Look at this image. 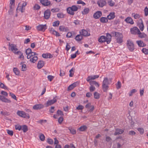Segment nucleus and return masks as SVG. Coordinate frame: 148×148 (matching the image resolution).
<instances>
[{
	"instance_id": "obj_27",
	"label": "nucleus",
	"mask_w": 148,
	"mask_h": 148,
	"mask_svg": "<svg viewBox=\"0 0 148 148\" xmlns=\"http://www.w3.org/2000/svg\"><path fill=\"white\" fill-rule=\"evenodd\" d=\"M59 30L60 31L66 32L68 30V29L64 26H60L59 27Z\"/></svg>"
},
{
	"instance_id": "obj_57",
	"label": "nucleus",
	"mask_w": 148,
	"mask_h": 148,
	"mask_svg": "<svg viewBox=\"0 0 148 148\" xmlns=\"http://www.w3.org/2000/svg\"><path fill=\"white\" fill-rule=\"evenodd\" d=\"M47 78L49 80L51 81L53 79L54 77L51 75H49L47 76Z\"/></svg>"
},
{
	"instance_id": "obj_42",
	"label": "nucleus",
	"mask_w": 148,
	"mask_h": 148,
	"mask_svg": "<svg viewBox=\"0 0 148 148\" xmlns=\"http://www.w3.org/2000/svg\"><path fill=\"white\" fill-rule=\"evenodd\" d=\"M14 7V6L12 5L10 6V9L9 10V13L10 15H12L13 14V8Z\"/></svg>"
},
{
	"instance_id": "obj_1",
	"label": "nucleus",
	"mask_w": 148,
	"mask_h": 148,
	"mask_svg": "<svg viewBox=\"0 0 148 148\" xmlns=\"http://www.w3.org/2000/svg\"><path fill=\"white\" fill-rule=\"evenodd\" d=\"M112 36L110 34L107 33L106 36H102L98 39V41L101 43L106 42L108 44H109L111 41Z\"/></svg>"
},
{
	"instance_id": "obj_14",
	"label": "nucleus",
	"mask_w": 148,
	"mask_h": 148,
	"mask_svg": "<svg viewBox=\"0 0 148 148\" xmlns=\"http://www.w3.org/2000/svg\"><path fill=\"white\" fill-rule=\"evenodd\" d=\"M115 131L114 134V135L116 136L117 135L121 134L124 132L123 129L120 128H116L115 129Z\"/></svg>"
},
{
	"instance_id": "obj_56",
	"label": "nucleus",
	"mask_w": 148,
	"mask_h": 148,
	"mask_svg": "<svg viewBox=\"0 0 148 148\" xmlns=\"http://www.w3.org/2000/svg\"><path fill=\"white\" fill-rule=\"evenodd\" d=\"M47 142L50 144L52 145L53 144V141L51 139L48 138L47 139Z\"/></svg>"
},
{
	"instance_id": "obj_15",
	"label": "nucleus",
	"mask_w": 148,
	"mask_h": 148,
	"mask_svg": "<svg viewBox=\"0 0 148 148\" xmlns=\"http://www.w3.org/2000/svg\"><path fill=\"white\" fill-rule=\"evenodd\" d=\"M51 15V12L49 10L45 11L44 13V17L46 19H48Z\"/></svg>"
},
{
	"instance_id": "obj_61",
	"label": "nucleus",
	"mask_w": 148,
	"mask_h": 148,
	"mask_svg": "<svg viewBox=\"0 0 148 148\" xmlns=\"http://www.w3.org/2000/svg\"><path fill=\"white\" fill-rule=\"evenodd\" d=\"M26 70V65L25 64H22L21 66V70L22 71H25Z\"/></svg>"
},
{
	"instance_id": "obj_17",
	"label": "nucleus",
	"mask_w": 148,
	"mask_h": 148,
	"mask_svg": "<svg viewBox=\"0 0 148 148\" xmlns=\"http://www.w3.org/2000/svg\"><path fill=\"white\" fill-rule=\"evenodd\" d=\"M80 33L82 36H88L90 35V33L85 29H82L80 32Z\"/></svg>"
},
{
	"instance_id": "obj_4",
	"label": "nucleus",
	"mask_w": 148,
	"mask_h": 148,
	"mask_svg": "<svg viewBox=\"0 0 148 148\" xmlns=\"http://www.w3.org/2000/svg\"><path fill=\"white\" fill-rule=\"evenodd\" d=\"M127 46L129 50L131 52L133 51L134 49V46L133 42L130 40H127Z\"/></svg>"
},
{
	"instance_id": "obj_5",
	"label": "nucleus",
	"mask_w": 148,
	"mask_h": 148,
	"mask_svg": "<svg viewBox=\"0 0 148 148\" xmlns=\"http://www.w3.org/2000/svg\"><path fill=\"white\" fill-rule=\"evenodd\" d=\"M78 10V8L75 5H74L71 7L67 8V10L68 13L70 14L73 15L74 14V12L77 11Z\"/></svg>"
},
{
	"instance_id": "obj_41",
	"label": "nucleus",
	"mask_w": 148,
	"mask_h": 148,
	"mask_svg": "<svg viewBox=\"0 0 148 148\" xmlns=\"http://www.w3.org/2000/svg\"><path fill=\"white\" fill-rule=\"evenodd\" d=\"M64 15L62 13H58L57 14L58 17L60 18H64Z\"/></svg>"
},
{
	"instance_id": "obj_40",
	"label": "nucleus",
	"mask_w": 148,
	"mask_h": 148,
	"mask_svg": "<svg viewBox=\"0 0 148 148\" xmlns=\"http://www.w3.org/2000/svg\"><path fill=\"white\" fill-rule=\"evenodd\" d=\"M108 5L111 7L113 6L115 4L114 2L111 0L108 1Z\"/></svg>"
},
{
	"instance_id": "obj_49",
	"label": "nucleus",
	"mask_w": 148,
	"mask_h": 148,
	"mask_svg": "<svg viewBox=\"0 0 148 148\" xmlns=\"http://www.w3.org/2000/svg\"><path fill=\"white\" fill-rule=\"evenodd\" d=\"M2 101L3 102H5V103H10L11 102V101L8 99L7 98H5V97H4L3 100Z\"/></svg>"
},
{
	"instance_id": "obj_12",
	"label": "nucleus",
	"mask_w": 148,
	"mask_h": 148,
	"mask_svg": "<svg viewBox=\"0 0 148 148\" xmlns=\"http://www.w3.org/2000/svg\"><path fill=\"white\" fill-rule=\"evenodd\" d=\"M97 4L99 7L102 8L106 5V1L103 0H99L97 2Z\"/></svg>"
},
{
	"instance_id": "obj_13",
	"label": "nucleus",
	"mask_w": 148,
	"mask_h": 148,
	"mask_svg": "<svg viewBox=\"0 0 148 148\" xmlns=\"http://www.w3.org/2000/svg\"><path fill=\"white\" fill-rule=\"evenodd\" d=\"M37 28L38 30L40 31H45L47 28L46 25H40L37 27Z\"/></svg>"
},
{
	"instance_id": "obj_11",
	"label": "nucleus",
	"mask_w": 148,
	"mask_h": 148,
	"mask_svg": "<svg viewBox=\"0 0 148 148\" xmlns=\"http://www.w3.org/2000/svg\"><path fill=\"white\" fill-rule=\"evenodd\" d=\"M57 101L56 99L53 98V99L48 100L46 103H45L46 107H48L55 103Z\"/></svg>"
},
{
	"instance_id": "obj_32",
	"label": "nucleus",
	"mask_w": 148,
	"mask_h": 148,
	"mask_svg": "<svg viewBox=\"0 0 148 148\" xmlns=\"http://www.w3.org/2000/svg\"><path fill=\"white\" fill-rule=\"evenodd\" d=\"M132 16L135 19L139 18L140 17V15L138 14H135L133 13L132 14Z\"/></svg>"
},
{
	"instance_id": "obj_28",
	"label": "nucleus",
	"mask_w": 148,
	"mask_h": 148,
	"mask_svg": "<svg viewBox=\"0 0 148 148\" xmlns=\"http://www.w3.org/2000/svg\"><path fill=\"white\" fill-rule=\"evenodd\" d=\"M44 64L43 62L41 60L39 61L38 63V68L39 69H41L44 66Z\"/></svg>"
},
{
	"instance_id": "obj_9",
	"label": "nucleus",
	"mask_w": 148,
	"mask_h": 148,
	"mask_svg": "<svg viewBox=\"0 0 148 148\" xmlns=\"http://www.w3.org/2000/svg\"><path fill=\"white\" fill-rule=\"evenodd\" d=\"M131 33L134 34H138L140 33V31L137 27H134L131 29Z\"/></svg>"
},
{
	"instance_id": "obj_54",
	"label": "nucleus",
	"mask_w": 148,
	"mask_h": 148,
	"mask_svg": "<svg viewBox=\"0 0 148 148\" xmlns=\"http://www.w3.org/2000/svg\"><path fill=\"white\" fill-rule=\"evenodd\" d=\"M142 52L145 54H148V49L146 48H143L142 49Z\"/></svg>"
},
{
	"instance_id": "obj_50",
	"label": "nucleus",
	"mask_w": 148,
	"mask_h": 148,
	"mask_svg": "<svg viewBox=\"0 0 148 148\" xmlns=\"http://www.w3.org/2000/svg\"><path fill=\"white\" fill-rule=\"evenodd\" d=\"M69 130H70L71 133L73 134H75L76 133V131L74 129L72 128H69Z\"/></svg>"
},
{
	"instance_id": "obj_29",
	"label": "nucleus",
	"mask_w": 148,
	"mask_h": 148,
	"mask_svg": "<svg viewBox=\"0 0 148 148\" xmlns=\"http://www.w3.org/2000/svg\"><path fill=\"white\" fill-rule=\"evenodd\" d=\"M82 38L83 36L80 34L77 35L75 38V39L77 41H80Z\"/></svg>"
},
{
	"instance_id": "obj_46",
	"label": "nucleus",
	"mask_w": 148,
	"mask_h": 148,
	"mask_svg": "<svg viewBox=\"0 0 148 148\" xmlns=\"http://www.w3.org/2000/svg\"><path fill=\"white\" fill-rule=\"evenodd\" d=\"M39 138L40 140L43 141L45 140V136L44 134H41L39 136Z\"/></svg>"
},
{
	"instance_id": "obj_58",
	"label": "nucleus",
	"mask_w": 148,
	"mask_h": 148,
	"mask_svg": "<svg viewBox=\"0 0 148 148\" xmlns=\"http://www.w3.org/2000/svg\"><path fill=\"white\" fill-rule=\"evenodd\" d=\"M84 106L82 105H79L77 106L76 109L78 110H82L84 108Z\"/></svg>"
},
{
	"instance_id": "obj_6",
	"label": "nucleus",
	"mask_w": 148,
	"mask_h": 148,
	"mask_svg": "<svg viewBox=\"0 0 148 148\" xmlns=\"http://www.w3.org/2000/svg\"><path fill=\"white\" fill-rule=\"evenodd\" d=\"M25 53L27 55V58L28 59H29L32 56L38 55L36 53L32 52L31 49L30 48H28L26 50Z\"/></svg>"
},
{
	"instance_id": "obj_53",
	"label": "nucleus",
	"mask_w": 148,
	"mask_h": 148,
	"mask_svg": "<svg viewBox=\"0 0 148 148\" xmlns=\"http://www.w3.org/2000/svg\"><path fill=\"white\" fill-rule=\"evenodd\" d=\"M6 131L8 134L9 135L11 136H12L13 135V132L12 131L10 130H7Z\"/></svg>"
},
{
	"instance_id": "obj_43",
	"label": "nucleus",
	"mask_w": 148,
	"mask_h": 148,
	"mask_svg": "<svg viewBox=\"0 0 148 148\" xmlns=\"http://www.w3.org/2000/svg\"><path fill=\"white\" fill-rule=\"evenodd\" d=\"M94 97L96 99H99V95L97 92H95L94 93Z\"/></svg>"
},
{
	"instance_id": "obj_60",
	"label": "nucleus",
	"mask_w": 148,
	"mask_h": 148,
	"mask_svg": "<svg viewBox=\"0 0 148 148\" xmlns=\"http://www.w3.org/2000/svg\"><path fill=\"white\" fill-rule=\"evenodd\" d=\"M72 34L71 32H69L66 35V36L68 38H70L71 37H72Z\"/></svg>"
},
{
	"instance_id": "obj_44",
	"label": "nucleus",
	"mask_w": 148,
	"mask_h": 148,
	"mask_svg": "<svg viewBox=\"0 0 148 148\" xmlns=\"http://www.w3.org/2000/svg\"><path fill=\"white\" fill-rule=\"evenodd\" d=\"M137 92V90L135 89H133L131 90L130 92L129 93V95L130 96H132V95L134 93Z\"/></svg>"
},
{
	"instance_id": "obj_22",
	"label": "nucleus",
	"mask_w": 148,
	"mask_h": 148,
	"mask_svg": "<svg viewBox=\"0 0 148 148\" xmlns=\"http://www.w3.org/2000/svg\"><path fill=\"white\" fill-rule=\"evenodd\" d=\"M115 17V13L114 12H110L107 16V18L109 20L114 19Z\"/></svg>"
},
{
	"instance_id": "obj_19",
	"label": "nucleus",
	"mask_w": 148,
	"mask_h": 148,
	"mask_svg": "<svg viewBox=\"0 0 148 148\" xmlns=\"http://www.w3.org/2000/svg\"><path fill=\"white\" fill-rule=\"evenodd\" d=\"M40 3L44 6H47L51 4L50 1L48 0H40Z\"/></svg>"
},
{
	"instance_id": "obj_7",
	"label": "nucleus",
	"mask_w": 148,
	"mask_h": 148,
	"mask_svg": "<svg viewBox=\"0 0 148 148\" xmlns=\"http://www.w3.org/2000/svg\"><path fill=\"white\" fill-rule=\"evenodd\" d=\"M17 114L19 116L29 119L30 118L29 115L25 112L21 111H18L17 112Z\"/></svg>"
},
{
	"instance_id": "obj_2",
	"label": "nucleus",
	"mask_w": 148,
	"mask_h": 148,
	"mask_svg": "<svg viewBox=\"0 0 148 148\" xmlns=\"http://www.w3.org/2000/svg\"><path fill=\"white\" fill-rule=\"evenodd\" d=\"M111 34L113 36L115 37V38L117 43L121 44L123 42V35L122 34L115 31H112L111 32Z\"/></svg>"
},
{
	"instance_id": "obj_36",
	"label": "nucleus",
	"mask_w": 148,
	"mask_h": 148,
	"mask_svg": "<svg viewBox=\"0 0 148 148\" xmlns=\"http://www.w3.org/2000/svg\"><path fill=\"white\" fill-rule=\"evenodd\" d=\"M21 129L24 132H25L28 130L27 127L26 125H22Z\"/></svg>"
},
{
	"instance_id": "obj_24",
	"label": "nucleus",
	"mask_w": 148,
	"mask_h": 148,
	"mask_svg": "<svg viewBox=\"0 0 148 148\" xmlns=\"http://www.w3.org/2000/svg\"><path fill=\"white\" fill-rule=\"evenodd\" d=\"M16 54L19 55V56L18 57V58L21 60H23L24 59V57L23 56V53L21 51H17Z\"/></svg>"
},
{
	"instance_id": "obj_34",
	"label": "nucleus",
	"mask_w": 148,
	"mask_h": 148,
	"mask_svg": "<svg viewBox=\"0 0 148 148\" xmlns=\"http://www.w3.org/2000/svg\"><path fill=\"white\" fill-rule=\"evenodd\" d=\"M75 70V69L74 68H73L69 71L70 74L69 75L70 77H72L73 75L74 71Z\"/></svg>"
},
{
	"instance_id": "obj_16",
	"label": "nucleus",
	"mask_w": 148,
	"mask_h": 148,
	"mask_svg": "<svg viewBox=\"0 0 148 148\" xmlns=\"http://www.w3.org/2000/svg\"><path fill=\"white\" fill-rule=\"evenodd\" d=\"M99 77V75H94L88 76L86 78V80L87 82H90L92 81V80H94L96 78H98Z\"/></svg>"
},
{
	"instance_id": "obj_55",
	"label": "nucleus",
	"mask_w": 148,
	"mask_h": 148,
	"mask_svg": "<svg viewBox=\"0 0 148 148\" xmlns=\"http://www.w3.org/2000/svg\"><path fill=\"white\" fill-rule=\"evenodd\" d=\"M57 114L59 115H60L61 116H63V112L61 110H58L57 112Z\"/></svg>"
},
{
	"instance_id": "obj_26",
	"label": "nucleus",
	"mask_w": 148,
	"mask_h": 148,
	"mask_svg": "<svg viewBox=\"0 0 148 148\" xmlns=\"http://www.w3.org/2000/svg\"><path fill=\"white\" fill-rule=\"evenodd\" d=\"M29 58L30 59V60L31 62L34 63L38 60V58L37 56H32Z\"/></svg>"
},
{
	"instance_id": "obj_64",
	"label": "nucleus",
	"mask_w": 148,
	"mask_h": 148,
	"mask_svg": "<svg viewBox=\"0 0 148 148\" xmlns=\"http://www.w3.org/2000/svg\"><path fill=\"white\" fill-rule=\"evenodd\" d=\"M63 121V119L62 117H60L58 119V122L59 123L61 124Z\"/></svg>"
},
{
	"instance_id": "obj_59",
	"label": "nucleus",
	"mask_w": 148,
	"mask_h": 148,
	"mask_svg": "<svg viewBox=\"0 0 148 148\" xmlns=\"http://www.w3.org/2000/svg\"><path fill=\"white\" fill-rule=\"evenodd\" d=\"M129 135H134L136 134V132L134 131H130L129 132Z\"/></svg>"
},
{
	"instance_id": "obj_63",
	"label": "nucleus",
	"mask_w": 148,
	"mask_h": 148,
	"mask_svg": "<svg viewBox=\"0 0 148 148\" xmlns=\"http://www.w3.org/2000/svg\"><path fill=\"white\" fill-rule=\"evenodd\" d=\"M59 9L58 8H53L51 10V11L53 12H58L59 11Z\"/></svg>"
},
{
	"instance_id": "obj_39",
	"label": "nucleus",
	"mask_w": 148,
	"mask_h": 148,
	"mask_svg": "<svg viewBox=\"0 0 148 148\" xmlns=\"http://www.w3.org/2000/svg\"><path fill=\"white\" fill-rule=\"evenodd\" d=\"M89 11V9L88 8H85L84 11L82 12V13L83 14H88Z\"/></svg>"
},
{
	"instance_id": "obj_21",
	"label": "nucleus",
	"mask_w": 148,
	"mask_h": 148,
	"mask_svg": "<svg viewBox=\"0 0 148 148\" xmlns=\"http://www.w3.org/2000/svg\"><path fill=\"white\" fill-rule=\"evenodd\" d=\"M49 31L51 33L57 36H60L59 33L55 31L52 28H51L49 29Z\"/></svg>"
},
{
	"instance_id": "obj_3",
	"label": "nucleus",
	"mask_w": 148,
	"mask_h": 148,
	"mask_svg": "<svg viewBox=\"0 0 148 148\" xmlns=\"http://www.w3.org/2000/svg\"><path fill=\"white\" fill-rule=\"evenodd\" d=\"M111 81V79H108L107 77L104 79L102 83V88L104 92H107L109 87L108 85L110 83Z\"/></svg>"
},
{
	"instance_id": "obj_31",
	"label": "nucleus",
	"mask_w": 148,
	"mask_h": 148,
	"mask_svg": "<svg viewBox=\"0 0 148 148\" xmlns=\"http://www.w3.org/2000/svg\"><path fill=\"white\" fill-rule=\"evenodd\" d=\"M100 21L103 23H106L108 21V18L106 17H102L100 18Z\"/></svg>"
},
{
	"instance_id": "obj_62",
	"label": "nucleus",
	"mask_w": 148,
	"mask_h": 148,
	"mask_svg": "<svg viewBox=\"0 0 148 148\" xmlns=\"http://www.w3.org/2000/svg\"><path fill=\"white\" fill-rule=\"evenodd\" d=\"M34 8L35 10H39L40 7L39 5L38 4H36L34 7Z\"/></svg>"
},
{
	"instance_id": "obj_45",
	"label": "nucleus",
	"mask_w": 148,
	"mask_h": 148,
	"mask_svg": "<svg viewBox=\"0 0 148 148\" xmlns=\"http://www.w3.org/2000/svg\"><path fill=\"white\" fill-rule=\"evenodd\" d=\"M60 24V22L58 21H56L53 23V26H58Z\"/></svg>"
},
{
	"instance_id": "obj_37",
	"label": "nucleus",
	"mask_w": 148,
	"mask_h": 148,
	"mask_svg": "<svg viewBox=\"0 0 148 148\" xmlns=\"http://www.w3.org/2000/svg\"><path fill=\"white\" fill-rule=\"evenodd\" d=\"M136 42L139 47H143L144 46L143 42L141 40L137 41Z\"/></svg>"
},
{
	"instance_id": "obj_47",
	"label": "nucleus",
	"mask_w": 148,
	"mask_h": 148,
	"mask_svg": "<svg viewBox=\"0 0 148 148\" xmlns=\"http://www.w3.org/2000/svg\"><path fill=\"white\" fill-rule=\"evenodd\" d=\"M0 87L5 89H7V87L5 86L3 83L1 82H0Z\"/></svg>"
},
{
	"instance_id": "obj_18",
	"label": "nucleus",
	"mask_w": 148,
	"mask_h": 148,
	"mask_svg": "<svg viewBox=\"0 0 148 148\" xmlns=\"http://www.w3.org/2000/svg\"><path fill=\"white\" fill-rule=\"evenodd\" d=\"M44 107V105L42 104H38L34 105L33 107V109L35 110L40 109Z\"/></svg>"
},
{
	"instance_id": "obj_33",
	"label": "nucleus",
	"mask_w": 148,
	"mask_h": 148,
	"mask_svg": "<svg viewBox=\"0 0 148 148\" xmlns=\"http://www.w3.org/2000/svg\"><path fill=\"white\" fill-rule=\"evenodd\" d=\"M89 83L90 85H95L97 86H99V84L98 83L95 81H91Z\"/></svg>"
},
{
	"instance_id": "obj_8",
	"label": "nucleus",
	"mask_w": 148,
	"mask_h": 148,
	"mask_svg": "<svg viewBox=\"0 0 148 148\" xmlns=\"http://www.w3.org/2000/svg\"><path fill=\"white\" fill-rule=\"evenodd\" d=\"M9 49H10L14 53L16 54L18 51V49L16 48V46L14 44L9 43Z\"/></svg>"
},
{
	"instance_id": "obj_48",
	"label": "nucleus",
	"mask_w": 148,
	"mask_h": 148,
	"mask_svg": "<svg viewBox=\"0 0 148 148\" xmlns=\"http://www.w3.org/2000/svg\"><path fill=\"white\" fill-rule=\"evenodd\" d=\"M144 11L145 12V16H147L148 15V8L147 7H146L144 10Z\"/></svg>"
},
{
	"instance_id": "obj_35",
	"label": "nucleus",
	"mask_w": 148,
	"mask_h": 148,
	"mask_svg": "<svg viewBox=\"0 0 148 148\" xmlns=\"http://www.w3.org/2000/svg\"><path fill=\"white\" fill-rule=\"evenodd\" d=\"M139 34H138V36L141 38H145L146 36V35L144 33H141L140 32V33H138Z\"/></svg>"
},
{
	"instance_id": "obj_38",
	"label": "nucleus",
	"mask_w": 148,
	"mask_h": 148,
	"mask_svg": "<svg viewBox=\"0 0 148 148\" xmlns=\"http://www.w3.org/2000/svg\"><path fill=\"white\" fill-rule=\"evenodd\" d=\"M14 73L16 75H19L20 74V72L16 68H14L13 69Z\"/></svg>"
},
{
	"instance_id": "obj_20",
	"label": "nucleus",
	"mask_w": 148,
	"mask_h": 148,
	"mask_svg": "<svg viewBox=\"0 0 148 148\" xmlns=\"http://www.w3.org/2000/svg\"><path fill=\"white\" fill-rule=\"evenodd\" d=\"M102 15V13L101 11H98L94 14L93 16L95 19L99 18Z\"/></svg>"
},
{
	"instance_id": "obj_10",
	"label": "nucleus",
	"mask_w": 148,
	"mask_h": 148,
	"mask_svg": "<svg viewBox=\"0 0 148 148\" xmlns=\"http://www.w3.org/2000/svg\"><path fill=\"white\" fill-rule=\"evenodd\" d=\"M27 2H24L22 6H18L17 8V10H19L21 11V12H24L25 9L23 8L25 7L27 4Z\"/></svg>"
},
{
	"instance_id": "obj_23",
	"label": "nucleus",
	"mask_w": 148,
	"mask_h": 148,
	"mask_svg": "<svg viewBox=\"0 0 148 148\" xmlns=\"http://www.w3.org/2000/svg\"><path fill=\"white\" fill-rule=\"evenodd\" d=\"M141 23H139L138 24V26L141 31H143L144 29V25L142 19H140Z\"/></svg>"
},
{
	"instance_id": "obj_51",
	"label": "nucleus",
	"mask_w": 148,
	"mask_h": 148,
	"mask_svg": "<svg viewBox=\"0 0 148 148\" xmlns=\"http://www.w3.org/2000/svg\"><path fill=\"white\" fill-rule=\"evenodd\" d=\"M138 130L140 134H142L144 133V129L142 128H139L138 129Z\"/></svg>"
},
{
	"instance_id": "obj_25",
	"label": "nucleus",
	"mask_w": 148,
	"mask_h": 148,
	"mask_svg": "<svg viewBox=\"0 0 148 148\" xmlns=\"http://www.w3.org/2000/svg\"><path fill=\"white\" fill-rule=\"evenodd\" d=\"M125 21L127 23H130L131 24H134V22L133 21V20L132 18L130 17H127L125 19Z\"/></svg>"
},
{
	"instance_id": "obj_30",
	"label": "nucleus",
	"mask_w": 148,
	"mask_h": 148,
	"mask_svg": "<svg viewBox=\"0 0 148 148\" xmlns=\"http://www.w3.org/2000/svg\"><path fill=\"white\" fill-rule=\"evenodd\" d=\"M87 129V127L86 125H83L81 126L78 128V130L80 131H84Z\"/></svg>"
},
{
	"instance_id": "obj_52",
	"label": "nucleus",
	"mask_w": 148,
	"mask_h": 148,
	"mask_svg": "<svg viewBox=\"0 0 148 148\" xmlns=\"http://www.w3.org/2000/svg\"><path fill=\"white\" fill-rule=\"evenodd\" d=\"M47 121L46 120L42 119L39 120V121H37V122L41 124H42L43 123H46Z\"/></svg>"
}]
</instances>
